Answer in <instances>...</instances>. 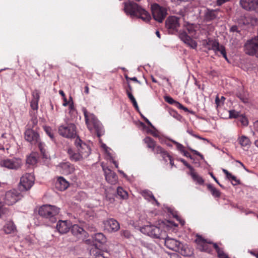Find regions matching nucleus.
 Instances as JSON below:
<instances>
[{
	"instance_id": "1",
	"label": "nucleus",
	"mask_w": 258,
	"mask_h": 258,
	"mask_svg": "<svg viewBox=\"0 0 258 258\" xmlns=\"http://www.w3.org/2000/svg\"><path fill=\"white\" fill-rule=\"evenodd\" d=\"M123 11L127 15L132 18L137 17L148 22L151 19L150 14L137 4L131 1L123 3Z\"/></svg>"
},
{
	"instance_id": "2",
	"label": "nucleus",
	"mask_w": 258,
	"mask_h": 258,
	"mask_svg": "<svg viewBox=\"0 0 258 258\" xmlns=\"http://www.w3.org/2000/svg\"><path fill=\"white\" fill-rule=\"evenodd\" d=\"M85 122L88 129L92 131L95 129L97 136L100 137L103 133L102 124L93 113L87 111L86 108L83 109Z\"/></svg>"
},
{
	"instance_id": "3",
	"label": "nucleus",
	"mask_w": 258,
	"mask_h": 258,
	"mask_svg": "<svg viewBox=\"0 0 258 258\" xmlns=\"http://www.w3.org/2000/svg\"><path fill=\"white\" fill-rule=\"evenodd\" d=\"M59 208L50 205H44L40 207L38 213L39 215L48 220L51 223H54L56 221V216L59 212Z\"/></svg>"
},
{
	"instance_id": "4",
	"label": "nucleus",
	"mask_w": 258,
	"mask_h": 258,
	"mask_svg": "<svg viewBox=\"0 0 258 258\" xmlns=\"http://www.w3.org/2000/svg\"><path fill=\"white\" fill-rule=\"evenodd\" d=\"M165 245L169 249L180 253L183 256H189L186 249L183 247V244L173 238L167 237L165 239Z\"/></svg>"
},
{
	"instance_id": "5",
	"label": "nucleus",
	"mask_w": 258,
	"mask_h": 258,
	"mask_svg": "<svg viewBox=\"0 0 258 258\" xmlns=\"http://www.w3.org/2000/svg\"><path fill=\"white\" fill-rule=\"evenodd\" d=\"M141 231L144 234L154 238H164L163 234H165V232L154 225H146L141 228Z\"/></svg>"
},
{
	"instance_id": "6",
	"label": "nucleus",
	"mask_w": 258,
	"mask_h": 258,
	"mask_svg": "<svg viewBox=\"0 0 258 258\" xmlns=\"http://www.w3.org/2000/svg\"><path fill=\"white\" fill-rule=\"evenodd\" d=\"M35 177L31 173H26L20 178L19 188L22 191L29 190L33 185Z\"/></svg>"
},
{
	"instance_id": "7",
	"label": "nucleus",
	"mask_w": 258,
	"mask_h": 258,
	"mask_svg": "<svg viewBox=\"0 0 258 258\" xmlns=\"http://www.w3.org/2000/svg\"><path fill=\"white\" fill-rule=\"evenodd\" d=\"M58 131L60 136L67 138H73L76 136V126L73 123L60 125Z\"/></svg>"
},
{
	"instance_id": "8",
	"label": "nucleus",
	"mask_w": 258,
	"mask_h": 258,
	"mask_svg": "<svg viewBox=\"0 0 258 258\" xmlns=\"http://www.w3.org/2000/svg\"><path fill=\"white\" fill-rule=\"evenodd\" d=\"M151 10L154 19L159 23L162 22L167 14L166 8L154 4L151 6Z\"/></svg>"
},
{
	"instance_id": "9",
	"label": "nucleus",
	"mask_w": 258,
	"mask_h": 258,
	"mask_svg": "<svg viewBox=\"0 0 258 258\" xmlns=\"http://www.w3.org/2000/svg\"><path fill=\"white\" fill-rule=\"evenodd\" d=\"M0 165L9 169L17 170L21 166L22 162L18 158L6 159L1 161Z\"/></svg>"
},
{
	"instance_id": "10",
	"label": "nucleus",
	"mask_w": 258,
	"mask_h": 258,
	"mask_svg": "<svg viewBox=\"0 0 258 258\" xmlns=\"http://www.w3.org/2000/svg\"><path fill=\"white\" fill-rule=\"evenodd\" d=\"M20 199V194L16 189H12L6 192L4 202L8 205H13Z\"/></svg>"
},
{
	"instance_id": "11",
	"label": "nucleus",
	"mask_w": 258,
	"mask_h": 258,
	"mask_svg": "<svg viewBox=\"0 0 258 258\" xmlns=\"http://www.w3.org/2000/svg\"><path fill=\"white\" fill-rule=\"evenodd\" d=\"M179 25V18L174 16L169 17L165 22L166 28L172 33L177 31Z\"/></svg>"
},
{
	"instance_id": "12",
	"label": "nucleus",
	"mask_w": 258,
	"mask_h": 258,
	"mask_svg": "<svg viewBox=\"0 0 258 258\" xmlns=\"http://www.w3.org/2000/svg\"><path fill=\"white\" fill-rule=\"evenodd\" d=\"M195 241L197 244L198 248L200 251L208 253L212 251V248L209 245V244H212V242L205 239L201 236L197 235Z\"/></svg>"
},
{
	"instance_id": "13",
	"label": "nucleus",
	"mask_w": 258,
	"mask_h": 258,
	"mask_svg": "<svg viewBox=\"0 0 258 258\" xmlns=\"http://www.w3.org/2000/svg\"><path fill=\"white\" fill-rule=\"evenodd\" d=\"M24 137L25 140L32 145H35L39 142V134L32 128H28L25 132Z\"/></svg>"
},
{
	"instance_id": "14",
	"label": "nucleus",
	"mask_w": 258,
	"mask_h": 258,
	"mask_svg": "<svg viewBox=\"0 0 258 258\" xmlns=\"http://www.w3.org/2000/svg\"><path fill=\"white\" fill-rule=\"evenodd\" d=\"M207 45L210 46V47L209 48V49L213 50L216 53L219 52L220 54L223 56V57L226 60H228L226 50L223 45H220L219 43L215 41H209L207 43Z\"/></svg>"
},
{
	"instance_id": "15",
	"label": "nucleus",
	"mask_w": 258,
	"mask_h": 258,
	"mask_svg": "<svg viewBox=\"0 0 258 258\" xmlns=\"http://www.w3.org/2000/svg\"><path fill=\"white\" fill-rule=\"evenodd\" d=\"M72 223L68 220H59L56 225V229L60 234H65L69 231Z\"/></svg>"
},
{
	"instance_id": "16",
	"label": "nucleus",
	"mask_w": 258,
	"mask_h": 258,
	"mask_svg": "<svg viewBox=\"0 0 258 258\" xmlns=\"http://www.w3.org/2000/svg\"><path fill=\"white\" fill-rule=\"evenodd\" d=\"M179 37L187 46L192 49H196L198 44L196 41L191 39L185 31H180L179 33Z\"/></svg>"
},
{
	"instance_id": "17",
	"label": "nucleus",
	"mask_w": 258,
	"mask_h": 258,
	"mask_svg": "<svg viewBox=\"0 0 258 258\" xmlns=\"http://www.w3.org/2000/svg\"><path fill=\"white\" fill-rule=\"evenodd\" d=\"M75 143L77 148V150L80 154L81 155H83V154H84L83 153L85 152V153H87L86 158L88 157L91 153V149L89 146L83 142L79 138L76 139Z\"/></svg>"
},
{
	"instance_id": "18",
	"label": "nucleus",
	"mask_w": 258,
	"mask_h": 258,
	"mask_svg": "<svg viewBox=\"0 0 258 258\" xmlns=\"http://www.w3.org/2000/svg\"><path fill=\"white\" fill-rule=\"evenodd\" d=\"M258 0H240L241 7L247 11L254 10L257 12Z\"/></svg>"
},
{
	"instance_id": "19",
	"label": "nucleus",
	"mask_w": 258,
	"mask_h": 258,
	"mask_svg": "<svg viewBox=\"0 0 258 258\" xmlns=\"http://www.w3.org/2000/svg\"><path fill=\"white\" fill-rule=\"evenodd\" d=\"M57 168L62 174L66 175L73 173L75 169L74 166L68 162L60 163Z\"/></svg>"
},
{
	"instance_id": "20",
	"label": "nucleus",
	"mask_w": 258,
	"mask_h": 258,
	"mask_svg": "<svg viewBox=\"0 0 258 258\" xmlns=\"http://www.w3.org/2000/svg\"><path fill=\"white\" fill-rule=\"evenodd\" d=\"M71 232L74 235L82 240H84L88 236L87 232L77 224L72 225Z\"/></svg>"
},
{
	"instance_id": "21",
	"label": "nucleus",
	"mask_w": 258,
	"mask_h": 258,
	"mask_svg": "<svg viewBox=\"0 0 258 258\" xmlns=\"http://www.w3.org/2000/svg\"><path fill=\"white\" fill-rule=\"evenodd\" d=\"M105 228L109 232H115L120 228L119 223L114 219H109L104 222Z\"/></svg>"
},
{
	"instance_id": "22",
	"label": "nucleus",
	"mask_w": 258,
	"mask_h": 258,
	"mask_svg": "<svg viewBox=\"0 0 258 258\" xmlns=\"http://www.w3.org/2000/svg\"><path fill=\"white\" fill-rule=\"evenodd\" d=\"M218 10L207 9L204 13V21L209 22L216 19L218 17Z\"/></svg>"
},
{
	"instance_id": "23",
	"label": "nucleus",
	"mask_w": 258,
	"mask_h": 258,
	"mask_svg": "<svg viewBox=\"0 0 258 258\" xmlns=\"http://www.w3.org/2000/svg\"><path fill=\"white\" fill-rule=\"evenodd\" d=\"M32 99L30 102V106L34 111H37L38 108V102L40 99V92L35 89L31 93Z\"/></svg>"
},
{
	"instance_id": "24",
	"label": "nucleus",
	"mask_w": 258,
	"mask_h": 258,
	"mask_svg": "<svg viewBox=\"0 0 258 258\" xmlns=\"http://www.w3.org/2000/svg\"><path fill=\"white\" fill-rule=\"evenodd\" d=\"M103 170L106 181L111 184H115L118 179L117 175L108 168H103Z\"/></svg>"
},
{
	"instance_id": "25",
	"label": "nucleus",
	"mask_w": 258,
	"mask_h": 258,
	"mask_svg": "<svg viewBox=\"0 0 258 258\" xmlns=\"http://www.w3.org/2000/svg\"><path fill=\"white\" fill-rule=\"evenodd\" d=\"M68 154H69V158L72 161L77 162L81 161L84 158H86L87 155V153H83V155H81L80 153L74 152L71 148H69L67 151Z\"/></svg>"
},
{
	"instance_id": "26",
	"label": "nucleus",
	"mask_w": 258,
	"mask_h": 258,
	"mask_svg": "<svg viewBox=\"0 0 258 258\" xmlns=\"http://www.w3.org/2000/svg\"><path fill=\"white\" fill-rule=\"evenodd\" d=\"M142 196L149 202L152 203V204H155L157 206H160L159 203L155 199L152 191L145 189L141 192Z\"/></svg>"
},
{
	"instance_id": "27",
	"label": "nucleus",
	"mask_w": 258,
	"mask_h": 258,
	"mask_svg": "<svg viewBox=\"0 0 258 258\" xmlns=\"http://www.w3.org/2000/svg\"><path fill=\"white\" fill-rule=\"evenodd\" d=\"M3 230L7 234H15L17 232V228L13 221H9L4 226Z\"/></svg>"
},
{
	"instance_id": "28",
	"label": "nucleus",
	"mask_w": 258,
	"mask_h": 258,
	"mask_svg": "<svg viewBox=\"0 0 258 258\" xmlns=\"http://www.w3.org/2000/svg\"><path fill=\"white\" fill-rule=\"evenodd\" d=\"M56 187L62 191L66 190L69 186V183L63 177H59L55 183Z\"/></svg>"
},
{
	"instance_id": "29",
	"label": "nucleus",
	"mask_w": 258,
	"mask_h": 258,
	"mask_svg": "<svg viewBox=\"0 0 258 258\" xmlns=\"http://www.w3.org/2000/svg\"><path fill=\"white\" fill-rule=\"evenodd\" d=\"M90 258H105L101 250L93 246L90 249Z\"/></svg>"
},
{
	"instance_id": "30",
	"label": "nucleus",
	"mask_w": 258,
	"mask_h": 258,
	"mask_svg": "<svg viewBox=\"0 0 258 258\" xmlns=\"http://www.w3.org/2000/svg\"><path fill=\"white\" fill-rule=\"evenodd\" d=\"M238 141L243 149L245 148L248 149L250 146V141L249 139L245 136H242L241 137H239Z\"/></svg>"
},
{
	"instance_id": "31",
	"label": "nucleus",
	"mask_w": 258,
	"mask_h": 258,
	"mask_svg": "<svg viewBox=\"0 0 258 258\" xmlns=\"http://www.w3.org/2000/svg\"><path fill=\"white\" fill-rule=\"evenodd\" d=\"M190 175L193 180L199 184H203L204 182V179L194 171V169L190 171Z\"/></svg>"
},
{
	"instance_id": "32",
	"label": "nucleus",
	"mask_w": 258,
	"mask_h": 258,
	"mask_svg": "<svg viewBox=\"0 0 258 258\" xmlns=\"http://www.w3.org/2000/svg\"><path fill=\"white\" fill-rule=\"evenodd\" d=\"M222 171L226 175L227 178L231 180L233 185H237L239 183V181L236 179V177L230 173L227 170L223 169Z\"/></svg>"
},
{
	"instance_id": "33",
	"label": "nucleus",
	"mask_w": 258,
	"mask_h": 258,
	"mask_svg": "<svg viewBox=\"0 0 258 258\" xmlns=\"http://www.w3.org/2000/svg\"><path fill=\"white\" fill-rule=\"evenodd\" d=\"M93 239L100 243H104L106 242V237L104 235L101 233H97L92 236Z\"/></svg>"
},
{
	"instance_id": "34",
	"label": "nucleus",
	"mask_w": 258,
	"mask_h": 258,
	"mask_svg": "<svg viewBox=\"0 0 258 258\" xmlns=\"http://www.w3.org/2000/svg\"><path fill=\"white\" fill-rule=\"evenodd\" d=\"M101 147L104 150L108 158L112 160V162L115 165V167L117 168L118 167V164L116 161L113 160V157L111 154L110 153V150H111V149L108 148L105 144H102Z\"/></svg>"
},
{
	"instance_id": "35",
	"label": "nucleus",
	"mask_w": 258,
	"mask_h": 258,
	"mask_svg": "<svg viewBox=\"0 0 258 258\" xmlns=\"http://www.w3.org/2000/svg\"><path fill=\"white\" fill-rule=\"evenodd\" d=\"M214 248L216 249L219 258H229L228 255L224 252L222 249L220 248L217 243H213Z\"/></svg>"
},
{
	"instance_id": "36",
	"label": "nucleus",
	"mask_w": 258,
	"mask_h": 258,
	"mask_svg": "<svg viewBox=\"0 0 258 258\" xmlns=\"http://www.w3.org/2000/svg\"><path fill=\"white\" fill-rule=\"evenodd\" d=\"M208 189L211 191L212 196L215 198H219L220 197L221 193L219 190L216 189L215 187L210 184L207 185Z\"/></svg>"
},
{
	"instance_id": "37",
	"label": "nucleus",
	"mask_w": 258,
	"mask_h": 258,
	"mask_svg": "<svg viewBox=\"0 0 258 258\" xmlns=\"http://www.w3.org/2000/svg\"><path fill=\"white\" fill-rule=\"evenodd\" d=\"M144 141L147 144L148 148L152 149V150H154V148L155 147L156 144L153 139L149 137H147L144 139Z\"/></svg>"
},
{
	"instance_id": "38",
	"label": "nucleus",
	"mask_w": 258,
	"mask_h": 258,
	"mask_svg": "<svg viewBox=\"0 0 258 258\" xmlns=\"http://www.w3.org/2000/svg\"><path fill=\"white\" fill-rule=\"evenodd\" d=\"M30 113L32 116L31 120L28 123V128H32L37 124L38 120L36 116L34 114L33 115L31 111L30 112Z\"/></svg>"
},
{
	"instance_id": "39",
	"label": "nucleus",
	"mask_w": 258,
	"mask_h": 258,
	"mask_svg": "<svg viewBox=\"0 0 258 258\" xmlns=\"http://www.w3.org/2000/svg\"><path fill=\"white\" fill-rule=\"evenodd\" d=\"M126 94L127 95L128 97L129 98V99L131 100V101L133 103L134 106L135 107V108L136 109L138 110L139 107L138 105V103L136 101V99L133 95L132 93L131 92H130L128 90H126Z\"/></svg>"
},
{
	"instance_id": "40",
	"label": "nucleus",
	"mask_w": 258,
	"mask_h": 258,
	"mask_svg": "<svg viewBox=\"0 0 258 258\" xmlns=\"http://www.w3.org/2000/svg\"><path fill=\"white\" fill-rule=\"evenodd\" d=\"M117 194L123 199H126L128 197L127 192L121 187H118L117 188Z\"/></svg>"
},
{
	"instance_id": "41",
	"label": "nucleus",
	"mask_w": 258,
	"mask_h": 258,
	"mask_svg": "<svg viewBox=\"0 0 258 258\" xmlns=\"http://www.w3.org/2000/svg\"><path fill=\"white\" fill-rule=\"evenodd\" d=\"M188 33L192 36L196 34L195 26L192 24H187L185 26Z\"/></svg>"
},
{
	"instance_id": "42",
	"label": "nucleus",
	"mask_w": 258,
	"mask_h": 258,
	"mask_svg": "<svg viewBox=\"0 0 258 258\" xmlns=\"http://www.w3.org/2000/svg\"><path fill=\"white\" fill-rule=\"evenodd\" d=\"M37 159L36 157L33 155L29 156L26 159V162L30 165H34L37 163Z\"/></svg>"
},
{
	"instance_id": "43",
	"label": "nucleus",
	"mask_w": 258,
	"mask_h": 258,
	"mask_svg": "<svg viewBox=\"0 0 258 258\" xmlns=\"http://www.w3.org/2000/svg\"><path fill=\"white\" fill-rule=\"evenodd\" d=\"M38 143V147L39 150L43 155V156L46 158H47V155L46 154V151L45 149V145L44 143L40 142L39 141L37 143Z\"/></svg>"
},
{
	"instance_id": "44",
	"label": "nucleus",
	"mask_w": 258,
	"mask_h": 258,
	"mask_svg": "<svg viewBox=\"0 0 258 258\" xmlns=\"http://www.w3.org/2000/svg\"><path fill=\"white\" fill-rule=\"evenodd\" d=\"M225 100V98L224 97L222 96L219 98V97L217 96L215 99V103L216 104L217 107L218 108L223 105Z\"/></svg>"
},
{
	"instance_id": "45",
	"label": "nucleus",
	"mask_w": 258,
	"mask_h": 258,
	"mask_svg": "<svg viewBox=\"0 0 258 258\" xmlns=\"http://www.w3.org/2000/svg\"><path fill=\"white\" fill-rule=\"evenodd\" d=\"M228 112L229 114V118H236L240 116L239 112L235 111V110H229Z\"/></svg>"
},
{
	"instance_id": "46",
	"label": "nucleus",
	"mask_w": 258,
	"mask_h": 258,
	"mask_svg": "<svg viewBox=\"0 0 258 258\" xmlns=\"http://www.w3.org/2000/svg\"><path fill=\"white\" fill-rule=\"evenodd\" d=\"M171 141L176 145L177 149L181 153L185 150L184 147L182 144L174 140H171Z\"/></svg>"
},
{
	"instance_id": "47",
	"label": "nucleus",
	"mask_w": 258,
	"mask_h": 258,
	"mask_svg": "<svg viewBox=\"0 0 258 258\" xmlns=\"http://www.w3.org/2000/svg\"><path fill=\"white\" fill-rule=\"evenodd\" d=\"M239 121L241 122V123L245 126H246L248 124V121L247 118L243 115H241L239 116Z\"/></svg>"
},
{
	"instance_id": "48",
	"label": "nucleus",
	"mask_w": 258,
	"mask_h": 258,
	"mask_svg": "<svg viewBox=\"0 0 258 258\" xmlns=\"http://www.w3.org/2000/svg\"><path fill=\"white\" fill-rule=\"evenodd\" d=\"M44 130H45L46 133L50 138V139L51 140H54V136L52 132V130L51 129V128L48 126H45V127H44Z\"/></svg>"
},
{
	"instance_id": "49",
	"label": "nucleus",
	"mask_w": 258,
	"mask_h": 258,
	"mask_svg": "<svg viewBox=\"0 0 258 258\" xmlns=\"http://www.w3.org/2000/svg\"><path fill=\"white\" fill-rule=\"evenodd\" d=\"M152 151L155 154H161L164 151V150L160 146H155V147L154 148V150Z\"/></svg>"
},
{
	"instance_id": "50",
	"label": "nucleus",
	"mask_w": 258,
	"mask_h": 258,
	"mask_svg": "<svg viewBox=\"0 0 258 258\" xmlns=\"http://www.w3.org/2000/svg\"><path fill=\"white\" fill-rule=\"evenodd\" d=\"M187 133L188 134H189V135H190L191 136H193V137H194L195 138H197L198 139H201V140H206L205 138L201 137L199 135L195 134L194 132H193V131L192 130L188 129L187 130Z\"/></svg>"
},
{
	"instance_id": "51",
	"label": "nucleus",
	"mask_w": 258,
	"mask_h": 258,
	"mask_svg": "<svg viewBox=\"0 0 258 258\" xmlns=\"http://www.w3.org/2000/svg\"><path fill=\"white\" fill-rule=\"evenodd\" d=\"M161 156L165 162H167L168 159L171 157V156L169 155V154L165 150L163 152V153H162Z\"/></svg>"
},
{
	"instance_id": "52",
	"label": "nucleus",
	"mask_w": 258,
	"mask_h": 258,
	"mask_svg": "<svg viewBox=\"0 0 258 258\" xmlns=\"http://www.w3.org/2000/svg\"><path fill=\"white\" fill-rule=\"evenodd\" d=\"M173 217H175L178 221H179V222L181 224L182 226L184 225L185 221L181 219V218L179 216H178L176 214H173Z\"/></svg>"
},
{
	"instance_id": "53",
	"label": "nucleus",
	"mask_w": 258,
	"mask_h": 258,
	"mask_svg": "<svg viewBox=\"0 0 258 258\" xmlns=\"http://www.w3.org/2000/svg\"><path fill=\"white\" fill-rule=\"evenodd\" d=\"M165 100L167 102H168L171 104H173L175 102V101L170 96L165 97Z\"/></svg>"
},
{
	"instance_id": "54",
	"label": "nucleus",
	"mask_w": 258,
	"mask_h": 258,
	"mask_svg": "<svg viewBox=\"0 0 258 258\" xmlns=\"http://www.w3.org/2000/svg\"><path fill=\"white\" fill-rule=\"evenodd\" d=\"M231 0H217L216 4L218 6H220L225 3L230 2Z\"/></svg>"
},
{
	"instance_id": "55",
	"label": "nucleus",
	"mask_w": 258,
	"mask_h": 258,
	"mask_svg": "<svg viewBox=\"0 0 258 258\" xmlns=\"http://www.w3.org/2000/svg\"><path fill=\"white\" fill-rule=\"evenodd\" d=\"M189 149L195 155H198L199 156H200L202 159H203L204 158V157L198 151H197V150H194V149H191L190 148H189Z\"/></svg>"
},
{
	"instance_id": "56",
	"label": "nucleus",
	"mask_w": 258,
	"mask_h": 258,
	"mask_svg": "<svg viewBox=\"0 0 258 258\" xmlns=\"http://www.w3.org/2000/svg\"><path fill=\"white\" fill-rule=\"evenodd\" d=\"M180 160L181 162L183 163V164L185 166H186L187 168L190 169V171L193 169V168L188 163H187V162L184 159H181Z\"/></svg>"
},
{
	"instance_id": "57",
	"label": "nucleus",
	"mask_w": 258,
	"mask_h": 258,
	"mask_svg": "<svg viewBox=\"0 0 258 258\" xmlns=\"http://www.w3.org/2000/svg\"><path fill=\"white\" fill-rule=\"evenodd\" d=\"M177 107H178V108H179L180 109H181L184 110L186 112L188 111V109L187 108L184 107L181 104H180V103H179L178 102H177Z\"/></svg>"
},
{
	"instance_id": "58",
	"label": "nucleus",
	"mask_w": 258,
	"mask_h": 258,
	"mask_svg": "<svg viewBox=\"0 0 258 258\" xmlns=\"http://www.w3.org/2000/svg\"><path fill=\"white\" fill-rule=\"evenodd\" d=\"M210 175L211 176V177L214 179V180L221 186V187H222V185L220 184V183L219 182L218 180H217V179L216 178V177L213 175V174L212 173H210Z\"/></svg>"
},
{
	"instance_id": "59",
	"label": "nucleus",
	"mask_w": 258,
	"mask_h": 258,
	"mask_svg": "<svg viewBox=\"0 0 258 258\" xmlns=\"http://www.w3.org/2000/svg\"><path fill=\"white\" fill-rule=\"evenodd\" d=\"M182 153L185 157L190 158V155L187 151L184 150Z\"/></svg>"
},
{
	"instance_id": "60",
	"label": "nucleus",
	"mask_w": 258,
	"mask_h": 258,
	"mask_svg": "<svg viewBox=\"0 0 258 258\" xmlns=\"http://www.w3.org/2000/svg\"><path fill=\"white\" fill-rule=\"evenodd\" d=\"M230 30L232 32H238V28L236 26H233L230 28Z\"/></svg>"
},
{
	"instance_id": "61",
	"label": "nucleus",
	"mask_w": 258,
	"mask_h": 258,
	"mask_svg": "<svg viewBox=\"0 0 258 258\" xmlns=\"http://www.w3.org/2000/svg\"><path fill=\"white\" fill-rule=\"evenodd\" d=\"M253 125L255 130L258 132V120L254 122Z\"/></svg>"
},
{
	"instance_id": "62",
	"label": "nucleus",
	"mask_w": 258,
	"mask_h": 258,
	"mask_svg": "<svg viewBox=\"0 0 258 258\" xmlns=\"http://www.w3.org/2000/svg\"><path fill=\"white\" fill-rule=\"evenodd\" d=\"M85 92L87 94H88L89 93V87H88V84L85 87Z\"/></svg>"
},
{
	"instance_id": "63",
	"label": "nucleus",
	"mask_w": 258,
	"mask_h": 258,
	"mask_svg": "<svg viewBox=\"0 0 258 258\" xmlns=\"http://www.w3.org/2000/svg\"><path fill=\"white\" fill-rule=\"evenodd\" d=\"M144 119L148 125H149L150 126H151L152 127H154L153 125H152V124L151 123V122L147 118L144 117Z\"/></svg>"
},
{
	"instance_id": "64",
	"label": "nucleus",
	"mask_w": 258,
	"mask_h": 258,
	"mask_svg": "<svg viewBox=\"0 0 258 258\" xmlns=\"http://www.w3.org/2000/svg\"><path fill=\"white\" fill-rule=\"evenodd\" d=\"M168 160L170 162V164L171 167L174 166V162H173V159H172L171 156L168 159Z\"/></svg>"
}]
</instances>
